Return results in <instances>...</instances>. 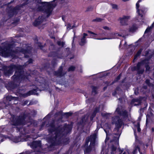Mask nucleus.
Returning <instances> with one entry per match:
<instances>
[{"label": "nucleus", "mask_w": 154, "mask_h": 154, "mask_svg": "<svg viewBox=\"0 0 154 154\" xmlns=\"http://www.w3.org/2000/svg\"><path fill=\"white\" fill-rule=\"evenodd\" d=\"M141 2V0H139L136 4L137 15L135 17V20L137 25H133L129 29L130 32H134L138 28V26L142 25L145 22V20L144 15L146 11V9L144 8H141L140 10L138 9L139 7V3Z\"/></svg>", "instance_id": "1"}, {"label": "nucleus", "mask_w": 154, "mask_h": 154, "mask_svg": "<svg viewBox=\"0 0 154 154\" xmlns=\"http://www.w3.org/2000/svg\"><path fill=\"white\" fill-rule=\"evenodd\" d=\"M53 2H41L39 4L40 7L39 8V10L44 11L47 14V16L48 17L51 14L53 8L55 6V5H53Z\"/></svg>", "instance_id": "2"}, {"label": "nucleus", "mask_w": 154, "mask_h": 154, "mask_svg": "<svg viewBox=\"0 0 154 154\" xmlns=\"http://www.w3.org/2000/svg\"><path fill=\"white\" fill-rule=\"evenodd\" d=\"M88 32L91 34L90 36L91 38H93L95 39H98V40H103L105 39H112L114 38H118L119 37H122V36L123 35L121 34H119L117 33H112L110 35V36L109 37H108L107 38H99V36L101 35V34H95L92 32L91 31H88Z\"/></svg>", "instance_id": "3"}, {"label": "nucleus", "mask_w": 154, "mask_h": 154, "mask_svg": "<svg viewBox=\"0 0 154 154\" xmlns=\"http://www.w3.org/2000/svg\"><path fill=\"white\" fill-rule=\"evenodd\" d=\"M96 138V135L94 134L93 135L91 136L90 137L87 138L86 140V143L85 146V147H86L88 146V143L90 141H91V143L89 147H91L92 146H94Z\"/></svg>", "instance_id": "4"}, {"label": "nucleus", "mask_w": 154, "mask_h": 154, "mask_svg": "<svg viewBox=\"0 0 154 154\" xmlns=\"http://www.w3.org/2000/svg\"><path fill=\"white\" fill-rule=\"evenodd\" d=\"M11 121V124L14 125H18L23 124V120L20 119H17L14 116H12L10 119Z\"/></svg>", "instance_id": "5"}, {"label": "nucleus", "mask_w": 154, "mask_h": 154, "mask_svg": "<svg viewBox=\"0 0 154 154\" xmlns=\"http://www.w3.org/2000/svg\"><path fill=\"white\" fill-rule=\"evenodd\" d=\"M112 123L115 124L117 128H119L122 125L123 122L118 117H116L115 118H112Z\"/></svg>", "instance_id": "6"}, {"label": "nucleus", "mask_w": 154, "mask_h": 154, "mask_svg": "<svg viewBox=\"0 0 154 154\" xmlns=\"http://www.w3.org/2000/svg\"><path fill=\"white\" fill-rule=\"evenodd\" d=\"M130 18L129 16H124L119 18L120 22L122 25H126L128 24V21Z\"/></svg>", "instance_id": "7"}, {"label": "nucleus", "mask_w": 154, "mask_h": 154, "mask_svg": "<svg viewBox=\"0 0 154 154\" xmlns=\"http://www.w3.org/2000/svg\"><path fill=\"white\" fill-rule=\"evenodd\" d=\"M87 34L86 33H84L83 34V36L82 38L81 42L79 43L80 45H83L85 43L86 41L85 38L87 36Z\"/></svg>", "instance_id": "8"}, {"label": "nucleus", "mask_w": 154, "mask_h": 154, "mask_svg": "<svg viewBox=\"0 0 154 154\" xmlns=\"http://www.w3.org/2000/svg\"><path fill=\"white\" fill-rule=\"evenodd\" d=\"M116 113H117L118 114L121 115L122 114L124 116H126V112L124 111V112L122 113L121 111L120 110V109L118 107L117 108L115 111Z\"/></svg>", "instance_id": "9"}, {"label": "nucleus", "mask_w": 154, "mask_h": 154, "mask_svg": "<svg viewBox=\"0 0 154 154\" xmlns=\"http://www.w3.org/2000/svg\"><path fill=\"white\" fill-rule=\"evenodd\" d=\"M136 129H137L138 132H140V124L139 122L137 123V125H135L134 129L135 135Z\"/></svg>", "instance_id": "10"}, {"label": "nucleus", "mask_w": 154, "mask_h": 154, "mask_svg": "<svg viewBox=\"0 0 154 154\" xmlns=\"http://www.w3.org/2000/svg\"><path fill=\"white\" fill-rule=\"evenodd\" d=\"M142 51L141 49H140L139 50V51L137 52L136 55L135 56L134 61L135 60L137 59V57L140 54Z\"/></svg>", "instance_id": "11"}, {"label": "nucleus", "mask_w": 154, "mask_h": 154, "mask_svg": "<svg viewBox=\"0 0 154 154\" xmlns=\"http://www.w3.org/2000/svg\"><path fill=\"white\" fill-rule=\"evenodd\" d=\"M103 28L106 31H110L111 30V29L110 28L107 26H103Z\"/></svg>", "instance_id": "12"}, {"label": "nucleus", "mask_w": 154, "mask_h": 154, "mask_svg": "<svg viewBox=\"0 0 154 154\" xmlns=\"http://www.w3.org/2000/svg\"><path fill=\"white\" fill-rule=\"evenodd\" d=\"M14 97L11 96H8L6 97V99L7 100L10 101L13 100Z\"/></svg>", "instance_id": "13"}, {"label": "nucleus", "mask_w": 154, "mask_h": 154, "mask_svg": "<svg viewBox=\"0 0 154 154\" xmlns=\"http://www.w3.org/2000/svg\"><path fill=\"white\" fill-rule=\"evenodd\" d=\"M72 28V27L71 25L70 24H68L67 25L66 29L67 30H69Z\"/></svg>", "instance_id": "14"}, {"label": "nucleus", "mask_w": 154, "mask_h": 154, "mask_svg": "<svg viewBox=\"0 0 154 154\" xmlns=\"http://www.w3.org/2000/svg\"><path fill=\"white\" fill-rule=\"evenodd\" d=\"M60 131H59L58 132L57 131H55L54 133L55 134V136L56 137L58 136V134H60Z\"/></svg>", "instance_id": "15"}, {"label": "nucleus", "mask_w": 154, "mask_h": 154, "mask_svg": "<svg viewBox=\"0 0 154 154\" xmlns=\"http://www.w3.org/2000/svg\"><path fill=\"white\" fill-rule=\"evenodd\" d=\"M74 69H75V67L73 66H72L69 68V71H73L74 70Z\"/></svg>", "instance_id": "16"}, {"label": "nucleus", "mask_w": 154, "mask_h": 154, "mask_svg": "<svg viewBox=\"0 0 154 154\" xmlns=\"http://www.w3.org/2000/svg\"><path fill=\"white\" fill-rule=\"evenodd\" d=\"M21 141L20 139L18 138L17 139H14V141L15 143H17L19 141Z\"/></svg>", "instance_id": "17"}, {"label": "nucleus", "mask_w": 154, "mask_h": 154, "mask_svg": "<svg viewBox=\"0 0 154 154\" xmlns=\"http://www.w3.org/2000/svg\"><path fill=\"white\" fill-rule=\"evenodd\" d=\"M102 20V19L99 18H97L93 20V21H96L97 22H100Z\"/></svg>", "instance_id": "18"}, {"label": "nucleus", "mask_w": 154, "mask_h": 154, "mask_svg": "<svg viewBox=\"0 0 154 154\" xmlns=\"http://www.w3.org/2000/svg\"><path fill=\"white\" fill-rule=\"evenodd\" d=\"M58 44L59 45H61L63 46L64 45V43L63 42H58Z\"/></svg>", "instance_id": "19"}, {"label": "nucleus", "mask_w": 154, "mask_h": 154, "mask_svg": "<svg viewBox=\"0 0 154 154\" xmlns=\"http://www.w3.org/2000/svg\"><path fill=\"white\" fill-rule=\"evenodd\" d=\"M112 7L113 8H117V6L116 5L113 4L112 5Z\"/></svg>", "instance_id": "20"}, {"label": "nucleus", "mask_w": 154, "mask_h": 154, "mask_svg": "<svg viewBox=\"0 0 154 154\" xmlns=\"http://www.w3.org/2000/svg\"><path fill=\"white\" fill-rule=\"evenodd\" d=\"M143 63H138V64L137 65V67L138 68H139V67L141 66L142 64Z\"/></svg>", "instance_id": "21"}, {"label": "nucleus", "mask_w": 154, "mask_h": 154, "mask_svg": "<svg viewBox=\"0 0 154 154\" xmlns=\"http://www.w3.org/2000/svg\"><path fill=\"white\" fill-rule=\"evenodd\" d=\"M17 71L18 72L20 71V70H19V69H18V68H17V70L16 71V74H17Z\"/></svg>", "instance_id": "22"}, {"label": "nucleus", "mask_w": 154, "mask_h": 154, "mask_svg": "<svg viewBox=\"0 0 154 154\" xmlns=\"http://www.w3.org/2000/svg\"><path fill=\"white\" fill-rule=\"evenodd\" d=\"M146 82L147 84H148L149 83V81L148 80H147L146 81Z\"/></svg>", "instance_id": "23"}, {"label": "nucleus", "mask_w": 154, "mask_h": 154, "mask_svg": "<svg viewBox=\"0 0 154 154\" xmlns=\"http://www.w3.org/2000/svg\"><path fill=\"white\" fill-rule=\"evenodd\" d=\"M149 69V67L148 66H146V70H148Z\"/></svg>", "instance_id": "24"}, {"label": "nucleus", "mask_w": 154, "mask_h": 154, "mask_svg": "<svg viewBox=\"0 0 154 154\" xmlns=\"http://www.w3.org/2000/svg\"><path fill=\"white\" fill-rule=\"evenodd\" d=\"M89 152V151H88V149H86V150L85 151V153H87L88 152Z\"/></svg>", "instance_id": "25"}, {"label": "nucleus", "mask_w": 154, "mask_h": 154, "mask_svg": "<svg viewBox=\"0 0 154 154\" xmlns=\"http://www.w3.org/2000/svg\"><path fill=\"white\" fill-rule=\"evenodd\" d=\"M108 137H107V136L106 137V140H105V141L106 142L107 140H108Z\"/></svg>", "instance_id": "26"}, {"label": "nucleus", "mask_w": 154, "mask_h": 154, "mask_svg": "<svg viewBox=\"0 0 154 154\" xmlns=\"http://www.w3.org/2000/svg\"><path fill=\"white\" fill-rule=\"evenodd\" d=\"M68 115V116H70V115H71V113H66Z\"/></svg>", "instance_id": "27"}, {"label": "nucleus", "mask_w": 154, "mask_h": 154, "mask_svg": "<svg viewBox=\"0 0 154 154\" xmlns=\"http://www.w3.org/2000/svg\"><path fill=\"white\" fill-rule=\"evenodd\" d=\"M31 94V93H30V92H29V94H28L27 95H26V96H28V95H30Z\"/></svg>", "instance_id": "28"}, {"label": "nucleus", "mask_w": 154, "mask_h": 154, "mask_svg": "<svg viewBox=\"0 0 154 154\" xmlns=\"http://www.w3.org/2000/svg\"><path fill=\"white\" fill-rule=\"evenodd\" d=\"M123 41H121V43H120V45H121L122 43H123Z\"/></svg>", "instance_id": "29"}, {"label": "nucleus", "mask_w": 154, "mask_h": 154, "mask_svg": "<svg viewBox=\"0 0 154 154\" xmlns=\"http://www.w3.org/2000/svg\"><path fill=\"white\" fill-rule=\"evenodd\" d=\"M103 154H107L106 153H105V152H103Z\"/></svg>", "instance_id": "30"}, {"label": "nucleus", "mask_w": 154, "mask_h": 154, "mask_svg": "<svg viewBox=\"0 0 154 154\" xmlns=\"http://www.w3.org/2000/svg\"><path fill=\"white\" fill-rule=\"evenodd\" d=\"M107 125V124H106L105 125V127H106V126Z\"/></svg>", "instance_id": "31"}, {"label": "nucleus", "mask_w": 154, "mask_h": 154, "mask_svg": "<svg viewBox=\"0 0 154 154\" xmlns=\"http://www.w3.org/2000/svg\"><path fill=\"white\" fill-rule=\"evenodd\" d=\"M104 131L106 132V133L107 134L106 131L105 129H104ZM106 135H107V134H106Z\"/></svg>", "instance_id": "32"}, {"label": "nucleus", "mask_w": 154, "mask_h": 154, "mask_svg": "<svg viewBox=\"0 0 154 154\" xmlns=\"http://www.w3.org/2000/svg\"><path fill=\"white\" fill-rule=\"evenodd\" d=\"M50 132H53V131H49Z\"/></svg>", "instance_id": "33"}, {"label": "nucleus", "mask_w": 154, "mask_h": 154, "mask_svg": "<svg viewBox=\"0 0 154 154\" xmlns=\"http://www.w3.org/2000/svg\"><path fill=\"white\" fill-rule=\"evenodd\" d=\"M3 141V140L2 139L0 141V142H2V141Z\"/></svg>", "instance_id": "34"}, {"label": "nucleus", "mask_w": 154, "mask_h": 154, "mask_svg": "<svg viewBox=\"0 0 154 154\" xmlns=\"http://www.w3.org/2000/svg\"><path fill=\"white\" fill-rule=\"evenodd\" d=\"M119 77H120L119 76L118 77V79H119Z\"/></svg>", "instance_id": "35"}, {"label": "nucleus", "mask_w": 154, "mask_h": 154, "mask_svg": "<svg viewBox=\"0 0 154 154\" xmlns=\"http://www.w3.org/2000/svg\"><path fill=\"white\" fill-rule=\"evenodd\" d=\"M94 91V89H93V91Z\"/></svg>", "instance_id": "36"}, {"label": "nucleus", "mask_w": 154, "mask_h": 154, "mask_svg": "<svg viewBox=\"0 0 154 154\" xmlns=\"http://www.w3.org/2000/svg\"><path fill=\"white\" fill-rule=\"evenodd\" d=\"M126 44V42H125V45Z\"/></svg>", "instance_id": "37"}, {"label": "nucleus", "mask_w": 154, "mask_h": 154, "mask_svg": "<svg viewBox=\"0 0 154 154\" xmlns=\"http://www.w3.org/2000/svg\"><path fill=\"white\" fill-rule=\"evenodd\" d=\"M24 52V54H25V53L24 52Z\"/></svg>", "instance_id": "38"}, {"label": "nucleus", "mask_w": 154, "mask_h": 154, "mask_svg": "<svg viewBox=\"0 0 154 154\" xmlns=\"http://www.w3.org/2000/svg\"><path fill=\"white\" fill-rule=\"evenodd\" d=\"M106 115H104V116H106Z\"/></svg>", "instance_id": "39"}, {"label": "nucleus", "mask_w": 154, "mask_h": 154, "mask_svg": "<svg viewBox=\"0 0 154 154\" xmlns=\"http://www.w3.org/2000/svg\"><path fill=\"white\" fill-rule=\"evenodd\" d=\"M62 19H63V18L62 17Z\"/></svg>", "instance_id": "40"}, {"label": "nucleus", "mask_w": 154, "mask_h": 154, "mask_svg": "<svg viewBox=\"0 0 154 154\" xmlns=\"http://www.w3.org/2000/svg\"><path fill=\"white\" fill-rule=\"evenodd\" d=\"M140 154H142L141 153H140Z\"/></svg>", "instance_id": "41"}]
</instances>
